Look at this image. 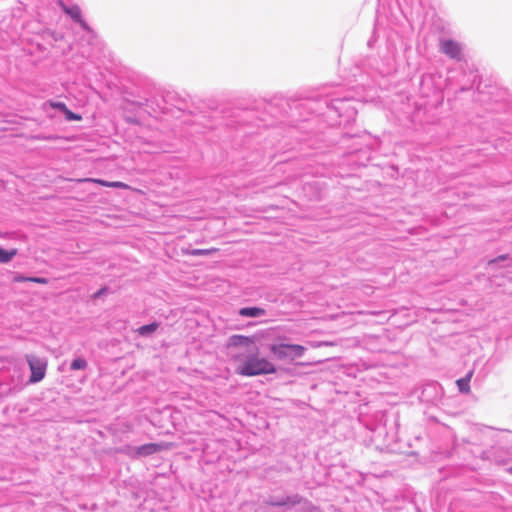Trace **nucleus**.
<instances>
[{
  "label": "nucleus",
  "mask_w": 512,
  "mask_h": 512,
  "mask_svg": "<svg viewBox=\"0 0 512 512\" xmlns=\"http://www.w3.org/2000/svg\"><path fill=\"white\" fill-rule=\"evenodd\" d=\"M234 357L237 361H240L236 368L238 375L252 377L276 372L275 365L265 358H260L257 352L249 353L246 356L237 354Z\"/></svg>",
  "instance_id": "obj_1"
},
{
  "label": "nucleus",
  "mask_w": 512,
  "mask_h": 512,
  "mask_svg": "<svg viewBox=\"0 0 512 512\" xmlns=\"http://www.w3.org/2000/svg\"><path fill=\"white\" fill-rule=\"evenodd\" d=\"M352 102L351 97L345 96L343 98H333L326 101L325 104L329 112H334L339 118H343L344 122H349L357 115V110Z\"/></svg>",
  "instance_id": "obj_2"
},
{
  "label": "nucleus",
  "mask_w": 512,
  "mask_h": 512,
  "mask_svg": "<svg viewBox=\"0 0 512 512\" xmlns=\"http://www.w3.org/2000/svg\"><path fill=\"white\" fill-rule=\"evenodd\" d=\"M59 6L62 11L69 16L75 23L79 24L83 31L86 32L87 41L89 44H94L97 40V35L89 24L83 19L81 8L76 4H66L59 1Z\"/></svg>",
  "instance_id": "obj_3"
},
{
  "label": "nucleus",
  "mask_w": 512,
  "mask_h": 512,
  "mask_svg": "<svg viewBox=\"0 0 512 512\" xmlns=\"http://www.w3.org/2000/svg\"><path fill=\"white\" fill-rule=\"evenodd\" d=\"M306 348L299 344L278 343L270 345L271 354L278 360H294L304 355Z\"/></svg>",
  "instance_id": "obj_4"
},
{
  "label": "nucleus",
  "mask_w": 512,
  "mask_h": 512,
  "mask_svg": "<svg viewBox=\"0 0 512 512\" xmlns=\"http://www.w3.org/2000/svg\"><path fill=\"white\" fill-rule=\"evenodd\" d=\"M25 360L31 371L29 383H38L44 379L47 370V359L34 354H26Z\"/></svg>",
  "instance_id": "obj_5"
},
{
  "label": "nucleus",
  "mask_w": 512,
  "mask_h": 512,
  "mask_svg": "<svg viewBox=\"0 0 512 512\" xmlns=\"http://www.w3.org/2000/svg\"><path fill=\"white\" fill-rule=\"evenodd\" d=\"M267 505L273 507H294L303 504L305 510H309L312 506L311 502L304 499L299 494H292L289 496H270L265 500Z\"/></svg>",
  "instance_id": "obj_6"
},
{
  "label": "nucleus",
  "mask_w": 512,
  "mask_h": 512,
  "mask_svg": "<svg viewBox=\"0 0 512 512\" xmlns=\"http://www.w3.org/2000/svg\"><path fill=\"white\" fill-rule=\"evenodd\" d=\"M442 396L443 390L440 384L437 382H429L422 387L419 399L423 403L437 405L442 399Z\"/></svg>",
  "instance_id": "obj_7"
},
{
  "label": "nucleus",
  "mask_w": 512,
  "mask_h": 512,
  "mask_svg": "<svg viewBox=\"0 0 512 512\" xmlns=\"http://www.w3.org/2000/svg\"><path fill=\"white\" fill-rule=\"evenodd\" d=\"M439 51L455 61H461L463 59V47L455 40L440 39Z\"/></svg>",
  "instance_id": "obj_8"
},
{
  "label": "nucleus",
  "mask_w": 512,
  "mask_h": 512,
  "mask_svg": "<svg viewBox=\"0 0 512 512\" xmlns=\"http://www.w3.org/2000/svg\"><path fill=\"white\" fill-rule=\"evenodd\" d=\"M160 446L156 443H147L138 447L126 446L123 451L133 458L146 457L157 453Z\"/></svg>",
  "instance_id": "obj_9"
},
{
  "label": "nucleus",
  "mask_w": 512,
  "mask_h": 512,
  "mask_svg": "<svg viewBox=\"0 0 512 512\" xmlns=\"http://www.w3.org/2000/svg\"><path fill=\"white\" fill-rule=\"evenodd\" d=\"M253 343L252 339L243 335H232L228 338L227 347H250Z\"/></svg>",
  "instance_id": "obj_10"
},
{
  "label": "nucleus",
  "mask_w": 512,
  "mask_h": 512,
  "mask_svg": "<svg viewBox=\"0 0 512 512\" xmlns=\"http://www.w3.org/2000/svg\"><path fill=\"white\" fill-rule=\"evenodd\" d=\"M238 314L242 317L256 318L266 315V311L260 307H243Z\"/></svg>",
  "instance_id": "obj_11"
},
{
  "label": "nucleus",
  "mask_w": 512,
  "mask_h": 512,
  "mask_svg": "<svg viewBox=\"0 0 512 512\" xmlns=\"http://www.w3.org/2000/svg\"><path fill=\"white\" fill-rule=\"evenodd\" d=\"M159 327V324L157 322H152L146 325L140 326L136 332L143 337H149L151 336Z\"/></svg>",
  "instance_id": "obj_12"
},
{
  "label": "nucleus",
  "mask_w": 512,
  "mask_h": 512,
  "mask_svg": "<svg viewBox=\"0 0 512 512\" xmlns=\"http://www.w3.org/2000/svg\"><path fill=\"white\" fill-rule=\"evenodd\" d=\"M473 372H469L465 377H462L456 381L458 390L461 393H468L470 391V380Z\"/></svg>",
  "instance_id": "obj_13"
},
{
  "label": "nucleus",
  "mask_w": 512,
  "mask_h": 512,
  "mask_svg": "<svg viewBox=\"0 0 512 512\" xmlns=\"http://www.w3.org/2000/svg\"><path fill=\"white\" fill-rule=\"evenodd\" d=\"M18 253L16 248L6 250L0 246V263H9Z\"/></svg>",
  "instance_id": "obj_14"
},
{
  "label": "nucleus",
  "mask_w": 512,
  "mask_h": 512,
  "mask_svg": "<svg viewBox=\"0 0 512 512\" xmlns=\"http://www.w3.org/2000/svg\"><path fill=\"white\" fill-rule=\"evenodd\" d=\"M88 367V362L83 357H76L70 363L69 369L71 371L85 370Z\"/></svg>",
  "instance_id": "obj_15"
},
{
  "label": "nucleus",
  "mask_w": 512,
  "mask_h": 512,
  "mask_svg": "<svg viewBox=\"0 0 512 512\" xmlns=\"http://www.w3.org/2000/svg\"><path fill=\"white\" fill-rule=\"evenodd\" d=\"M94 181L102 186H105V187H112V188H127L128 187L127 184L120 182V181L110 182V181L101 180V179H97Z\"/></svg>",
  "instance_id": "obj_16"
},
{
  "label": "nucleus",
  "mask_w": 512,
  "mask_h": 512,
  "mask_svg": "<svg viewBox=\"0 0 512 512\" xmlns=\"http://www.w3.org/2000/svg\"><path fill=\"white\" fill-rule=\"evenodd\" d=\"M63 114L65 116V119L68 120V121H78V120H81V116L79 114H76V113L72 112L68 108L66 109V112H64Z\"/></svg>",
  "instance_id": "obj_17"
},
{
  "label": "nucleus",
  "mask_w": 512,
  "mask_h": 512,
  "mask_svg": "<svg viewBox=\"0 0 512 512\" xmlns=\"http://www.w3.org/2000/svg\"><path fill=\"white\" fill-rule=\"evenodd\" d=\"M214 249H193L191 254L194 256H207L210 255Z\"/></svg>",
  "instance_id": "obj_18"
},
{
  "label": "nucleus",
  "mask_w": 512,
  "mask_h": 512,
  "mask_svg": "<svg viewBox=\"0 0 512 512\" xmlns=\"http://www.w3.org/2000/svg\"><path fill=\"white\" fill-rule=\"evenodd\" d=\"M51 106L62 113L66 112V109L68 108L63 102H53L51 103Z\"/></svg>",
  "instance_id": "obj_19"
},
{
  "label": "nucleus",
  "mask_w": 512,
  "mask_h": 512,
  "mask_svg": "<svg viewBox=\"0 0 512 512\" xmlns=\"http://www.w3.org/2000/svg\"><path fill=\"white\" fill-rule=\"evenodd\" d=\"M29 282L37 283V284H47L48 279L44 277L33 276L29 278Z\"/></svg>",
  "instance_id": "obj_20"
},
{
  "label": "nucleus",
  "mask_w": 512,
  "mask_h": 512,
  "mask_svg": "<svg viewBox=\"0 0 512 512\" xmlns=\"http://www.w3.org/2000/svg\"><path fill=\"white\" fill-rule=\"evenodd\" d=\"M29 278L30 277H27V276H24V275H21V274H18L14 277V282H17V283H22V282H29Z\"/></svg>",
  "instance_id": "obj_21"
},
{
  "label": "nucleus",
  "mask_w": 512,
  "mask_h": 512,
  "mask_svg": "<svg viewBox=\"0 0 512 512\" xmlns=\"http://www.w3.org/2000/svg\"><path fill=\"white\" fill-rule=\"evenodd\" d=\"M505 259H506V256H505V255H501V256H499V257H497V258H495V259L491 260V261L489 262V264H490V265H491V264H495V263L500 262V261H503V260H505Z\"/></svg>",
  "instance_id": "obj_22"
},
{
  "label": "nucleus",
  "mask_w": 512,
  "mask_h": 512,
  "mask_svg": "<svg viewBox=\"0 0 512 512\" xmlns=\"http://www.w3.org/2000/svg\"><path fill=\"white\" fill-rule=\"evenodd\" d=\"M106 291V288H101L94 294V298L100 297L104 292Z\"/></svg>",
  "instance_id": "obj_23"
},
{
  "label": "nucleus",
  "mask_w": 512,
  "mask_h": 512,
  "mask_svg": "<svg viewBox=\"0 0 512 512\" xmlns=\"http://www.w3.org/2000/svg\"><path fill=\"white\" fill-rule=\"evenodd\" d=\"M430 79H431L430 76L425 75V76L422 77L421 83L423 84L424 82H426L427 80H430Z\"/></svg>",
  "instance_id": "obj_24"
},
{
  "label": "nucleus",
  "mask_w": 512,
  "mask_h": 512,
  "mask_svg": "<svg viewBox=\"0 0 512 512\" xmlns=\"http://www.w3.org/2000/svg\"><path fill=\"white\" fill-rule=\"evenodd\" d=\"M507 472H508L509 474H512V466H510V467H508V468H507Z\"/></svg>",
  "instance_id": "obj_25"
},
{
  "label": "nucleus",
  "mask_w": 512,
  "mask_h": 512,
  "mask_svg": "<svg viewBox=\"0 0 512 512\" xmlns=\"http://www.w3.org/2000/svg\"><path fill=\"white\" fill-rule=\"evenodd\" d=\"M381 430H382V429H378L377 434H379V435H380V434H381Z\"/></svg>",
  "instance_id": "obj_26"
}]
</instances>
